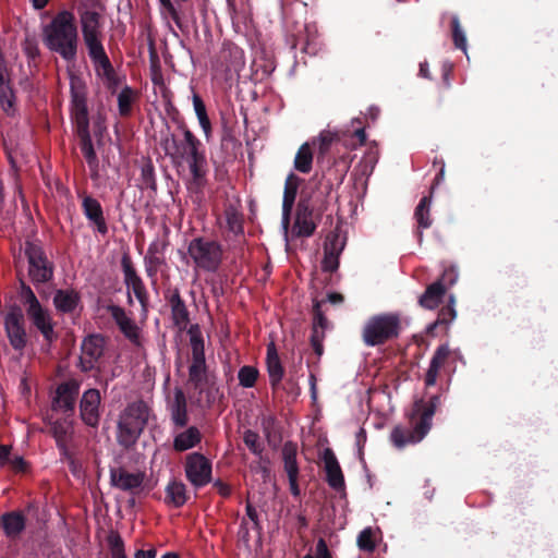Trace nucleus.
<instances>
[{"instance_id": "nucleus-62", "label": "nucleus", "mask_w": 558, "mask_h": 558, "mask_svg": "<svg viewBox=\"0 0 558 558\" xmlns=\"http://www.w3.org/2000/svg\"><path fill=\"white\" fill-rule=\"evenodd\" d=\"M328 301L331 303V304H340L343 302V296L342 294L340 293H329L328 296H327Z\"/></svg>"}, {"instance_id": "nucleus-13", "label": "nucleus", "mask_w": 558, "mask_h": 558, "mask_svg": "<svg viewBox=\"0 0 558 558\" xmlns=\"http://www.w3.org/2000/svg\"><path fill=\"white\" fill-rule=\"evenodd\" d=\"M105 350V338L99 335L86 337L82 343L81 364L84 371L95 367Z\"/></svg>"}, {"instance_id": "nucleus-15", "label": "nucleus", "mask_w": 558, "mask_h": 558, "mask_svg": "<svg viewBox=\"0 0 558 558\" xmlns=\"http://www.w3.org/2000/svg\"><path fill=\"white\" fill-rule=\"evenodd\" d=\"M100 393L97 389H88L83 393L80 403L81 417L89 426H97L99 422Z\"/></svg>"}, {"instance_id": "nucleus-61", "label": "nucleus", "mask_w": 558, "mask_h": 558, "mask_svg": "<svg viewBox=\"0 0 558 558\" xmlns=\"http://www.w3.org/2000/svg\"><path fill=\"white\" fill-rule=\"evenodd\" d=\"M318 141L320 142L322 147H327L331 143L332 136L330 133H320Z\"/></svg>"}, {"instance_id": "nucleus-32", "label": "nucleus", "mask_w": 558, "mask_h": 558, "mask_svg": "<svg viewBox=\"0 0 558 558\" xmlns=\"http://www.w3.org/2000/svg\"><path fill=\"white\" fill-rule=\"evenodd\" d=\"M314 154L308 142L302 144L294 157V169L301 173H310L313 166Z\"/></svg>"}, {"instance_id": "nucleus-31", "label": "nucleus", "mask_w": 558, "mask_h": 558, "mask_svg": "<svg viewBox=\"0 0 558 558\" xmlns=\"http://www.w3.org/2000/svg\"><path fill=\"white\" fill-rule=\"evenodd\" d=\"M202 435L198 428L192 426L177 434L173 440V447L178 451H185L201 442Z\"/></svg>"}, {"instance_id": "nucleus-53", "label": "nucleus", "mask_w": 558, "mask_h": 558, "mask_svg": "<svg viewBox=\"0 0 558 558\" xmlns=\"http://www.w3.org/2000/svg\"><path fill=\"white\" fill-rule=\"evenodd\" d=\"M8 464H10L11 469L15 472H25L27 469L26 462L20 456L12 457Z\"/></svg>"}, {"instance_id": "nucleus-8", "label": "nucleus", "mask_w": 558, "mask_h": 558, "mask_svg": "<svg viewBox=\"0 0 558 558\" xmlns=\"http://www.w3.org/2000/svg\"><path fill=\"white\" fill-rule=\"evenodd\" d=\"M80 81L71 78L72 98L75 108V119L77 123L78 134L81 137V150L90 168L97 167V156L88 132L87 110L85 107L84 95L80 90Z\"/></svg>"}, {"instance_id": "nucleus-19", "label": "nucleus", "mask_w": 558, "mask_h": 558, "mask_svg": "<svg viewBox=\"0 0 558 558\" xmlns=\"http://www.w3.org/2000/svg\"><path fill=\"white\" fill-rule=\"evenodd\" d=\"M316 229V225L313 220V210L308 204L301 202L298 205L296 217L293 225V232L298 236H311Z\"/></svg>"}, {"instance_id": "nucleus-24", "label": "nucleus", "mask_w": 558, "mask_h": 558, "mask_svg": "<svg viewBox=\"0 0 558 558\" xmlns=\"http://www.w3.org/2000/svg\"><path fill=\"white\" fill-rule=\"evenodd\" d=\"M449 355L450 349L447 344L437 348L425 376L426 386H434L436 384L439 371L445 365Z\"/></svg>"}, {"instance_id": "nucleus-48", "label": "nucleus", "mask_w": 558, "mask_h": 558, "mask_svg": "<svg viewBox=\"0 0 558 558\" xmlns=\"http://www.w3.org/2000/svg\"><path fill=\"white\" fill-rule=\"evenodd\" d=\"M339 266V253L333 248L329 250L326 247L325 256L322 262V268L324 271H335Z\"/></svg>"}, {"instance_id": "nucleus-26", "label": "nucleus", "mask_w": 558, "mask_h": 558, "mask_svg": "<svg viewBox=\"0 0 558 558\" xmlns=\"http://www.w3.org/2000/svg\"><path fill=\"white\" fill-rule=\"evenodd\" d=\"M266 363L270 384L276 386L281 381L284 372L274 342L267 345Z\"/></svg>"}, {"instance_id": "nucleus-1", "label": "nucleus", "mask_w": 558, "mask_h": 558, "mask_svg": "<svg viewBox=\"0 0 558 558\" xmlns=\"http://www.w3.org/2000/svg\"><path fill=\"white\" fill-rule=\"evenodd\" d=\"M99 17L100 15L95 11H85L81 15L83 38L97 75L113 94L118 90L120 78L116 74L105 51L99 29Z\"/></svg>"}, {"instance_id": "nucleus-3", "label": "nucleus", "mask_w": 558, "mask_h": 558, "mask_svg": "<svg viewBox=\"0 0 558 558\" xmlns=\"http://www.w3.org/2000/svg\"><path fill=\"white\" fill-rule=\"evenodd\" d=\"M437 403V397L426 402L420 400L414 403L409 415V424L407 426L398 425L391 430L390 440L396 448L402 449L405 446L415 445L427 435Z\"/></svg>"}, {"instance_id": "nucleus-25", "label": "nucleus", "mask_w": 558, "mask_h": 558, "mask_svg": "<svg viewBox=\"0 0 558 558\" xmlns=\"http://www.w3.org/2000/svg\"><path fill=\"white\" fill-rule=\"evenodd\" d=\"M53 304L59 312L72 313L80 305V295L72 289H61L56 292Z\"/></svg>"}, {"instance_id": "nucleus-10", "label": "nucleus", "mask_w": 558, "mask_h": 558, "mask_svg": "<svg viewBox=\"0 0 558 558\" xmlns=\"http://www.w3.org/2000/svg\"><path fill=\"white\" fill-rule=\"evenodd\" d=\"M184 471L187 481L196 488L203 487L211 481V462L202 453L187 454Z\"/></svg>"}, {"instance_id": "nucleus-49", "label": "nucleus", "mask_w": 558, "mask_h": 558, "mask_svg": "<svg viewBox=\"0 0 558 558\" xmlns=\"http://www.w3.org/2000/svg\"><path fill=\"white\" fill-rule=\"evenodd\" d=\"M244 444L255 454H259L263 450L259 442V436L252 430H246L243 436Z\"/></svg>"}, {"instance_id": "nucleus-35", "label": "nucleus", "mask_w": 558, "mask_h": 558, "mask_svg": "<svg viewBox=\"0 0 558 558\" xmlns=\"http://www.w3.org/2000/svg\"><path fill=\"white\" fill-rule=\"evenodd\" d=\"M298 447L293 442L284 444L282 448V457L284 462V470L288 474V478L294 480L299 476V466L296 462Z\"/></svg>"}, {"instance_id": "nucleus-50", "label": "nucleus", "mask_w": 558, "mask_h": 558, "mask_svg": "<svg viewBox=\"0 0 558 558\" xmlns=\"http://www.w3.org/2000/svg\"><path fill=\"white\" fill-rule=\"evenodd\" d=\"M351 123L353 126H355V129L353 131V136L357 141L356 143L351 144V147L355 148L356 146L364 145V143L366 142V134H365L364 128L362 126L360 119H353Z\"/></svg>"}, {"instance_id": "nucleus-54", "label": "nucleus", "mask_w": 558, "mask_h": 558, "mask_svg": "<svg viewBox=\"0 0 558 558\" xmlns=\"http://www.w3.org/2000/svg\"><path fill=\"white\" fill-rule=\"evenodd\" d=\"M316 554L317 558H332L326 542L323 538H319L316 544Z\"/></svg>"}, {"instance_id": "nucleus-34", "label": "nucleus", "mask_w": 558, "mask_h": 558, "mask_svg": "<svg viewBox=\"0 0 558 558\" xmlns=\"http://www.w3.org/2000/svg\"><path fill=\"white\" fill-rule=\"evenodd\" d=\"M166 502L177 508L186 502V488L182 482L172 481L167 485Z\"/></svg>"}, {"instance_id": "nucleus-11", "label": "nucleus", "mask_w": 558, "mask_h": 558, "mask_svg": "<svg viewBox=\"0 0 558 558\" xmlns=\"http://www.w3.org/2000/svg\"><path fill=\"white\" fill-rule=\"evenodd\" d=\"M25 254L28 259V274L34 282H46L52 277V267L44 255L41 247L35 243L26 242Z\"/></svg>"}, {"instance_id": "nucleus-64", "label": "nucleus", "mask_w": 558, "mask_h": 558, "mask_svg": "<svg viewBox=\"0 0 558 558\" xmlns=\"http://www.w3.org/2000/svg\"><path fill=\"white\" fill-rule=\"evenodd\" d=\"M239 533L242 536V538L247 539L248 529H247V522H246L245 519H243V521H242V524H241Z\"/></svg>"}, {"instance_id": "nucleus-22", "label": "nucleus", "mask_w": 558, "mask_h": 558, "mask_svg": "<svg viewBox=\"0 0 558 558\" xmlns=\"http://www.w3.org/2000/svg\"><path fill=\"white\" fill-rule=\"evenodd\" d=\"M171 420L178 427H183L187 424V410L186 398L181 389H175L173 399L169 403Z\"/></svg>"}, {"instance_id": "nucleus-59", "label": "nucleus", "mask_w": 558, "mask_h": 558, "mask_svg": "<svg viewBox=\"0 0 558 558\" xmlns=\"http://www.w3.org/2000/svg\"><path fill=\"white\" fill-rule=\"evenodd\" d=\"M8 83H9V81H8L7 69L4 66V62H3L2 58L0 57V85L8 84Z\"/></svg>"}, {"instance_id": "nucleus-21", "label": "nucleus", "mask_w": 558, "mask_h": 558, "mask_svg": "<svg viewBox=\"0 0 558 558\" xmlns=\"http://www.w3.org/2000/svg\"><path fill=\"white\" fill-rule=\"evenodd\" d=\"M189 385L199 395L208 385V376L205 360H192L189 368Z\"/></svg>"}, {"instance_id": "nucleus-16", "label": "nucleus", "mask_w": 558, "mask_h": 558, "mask_svg": "<svg viewBox=\"0 0 558 558\" xmlns=\"http://www.w3.org/2000/svg\"><path fill=\"white\" fill-rule=\"evenodd\" d=\"M111 315L123 335L134 344H141V329L135 322L129 317L125 311L119 306L110 307Z\"/></svg>"}, {"instance_id": "nucleus-7", "label": "nucleus", "mask_w": 558, "mask_h": 558, "mask_svg": "<svg viewBox=\"0 0 558 558\" xmlns=\"http://www.w3.org/2000/svg\"><path fill=\"white\" fill-rule=\"evenodd\" d=\"M398 314L386 313L372 316L364 325L362 338L366 345L375 347L398 337L400 331Z\"/></svg>"}, {"instance_id": "nucleus-55", "label": "nucleus", "mask_w": 558, "mask_h": 558, "mask_svg": "<svg viewBox=\"0 0 558 558\" xmlns=\"http://www.w3.org/2000/svg\"><path fill=\"white\" fill-rule=\"evenodd\" d=\"M156 549L154 548H150V549H138L135 555H134V558H156Z\"/></svg>"}, {"instance_id": "nucleus-40", "label": "nucleus", "mask_w": 558, "mask_h": 558, "mask_svg": "<svg viewBox=\"0 0 558 558\" xmlns=\"http://www.w3.org/2000/svg\"><path fill=\"white\" fill-rule=\"evenodd\" d=\"M24 526V518L19 513H9L3 517V529L8 536H16Z\"/></svg>"}, {"instance_id": "nucleus-58", "label": "nucleus", "mask_w": 558, "mask_h": 558, "mask_svg": "<svg viewBox=\"0 0 558 558\" xmlns=\"http://www.w3.org/2000/svg\"><path fill=\"white\" fill-rule=\"evenodd\" d=\"M215 487L218 489V493L222 496H228L230 494V487L220 481L215 482Z\"/></svg>"}, {"instance_id": "nucleus-12", "label": "nucleus", "mask_w": 558, "mask_h": 558, "mask_svg": "<svg viewBox=\"0 0 558 558\" xmlns=\"http://www.w3.org/2000/svg\"><path fill=\"white\" fill-rule=\"evenodd\" d=\"M80 392V384L69 380L58 386L52 401V408L64 413H72Z\"/></svg>"}, {"instance_id": "nucleus-46", "label": "nucleus", "mask_w": 558, "mask_h": 558, "mask_svg": "<svg viewBox=\"0 0 558 558\" xmlns=\"http://www.w3.org/2000/svg\"><path fill=\"white\" fill-rule=\"evenodd\" d=\"M451 26L454 46L463 51H466V37L463 29L461 28L458 16H452Z\"/></svg>"}, {"instance_id": "nucleus-4", "label": "nucleus", "mask_w": 558, "mask_h": 558, "mask_svg": "<svg viewBox=\"0 0 558 558\" xmlns=\"http://www.w3.org/2000/svg\"><path fill=\"white\" fill-rule=\"evenodd\" d=\"M199 142L186 130L184 140L178 144L172 137L165 141L166 154L179 165L186 163L191 174V185L197 190L206 183L207 161L203 153L198 151Z\"/></svg>"}, {"instance_id": "nucleus-56", "label": "nucleus", "mask_w": 558, "mask_h": 558, "mask_svg": "<svg viewBox=\"0 0 558 558\" xmlns=\"http://www.w3.org/2000/svg\"><path fill=\"white\" fill-rule=\"evenodd\" d=\"M10 448L7 446H0V464H7L11 460Z\"/></svg>"}, {"instance_id": "nucleus-30", "label": "nucleus", "mask_w": 558, "mask_h": 558, "mask_svg": "<svg viewBox=\"0 0 558 558\" xmlns=\"http://www.w3.org/2000/svg\"><path fill=\"white\" fill-rule=\"evenodd\" d=\"M446 293V287L441 281H436L429 284L423 295L420 298V304L424 308L434 310L436 308Z\"/></svg>"}, {"instance_id": "nucleus-63", "label": "nucleus", "mask_w": 558, "mask_h": 558, "mask_svg": "<svg viewBox=\"0 0 558 558\" xmlns=\"http://www.w3.org/2000/svg\"><path fill=\"white\" fill-rule=\"evenodd\" d=\"M289 484H290L291 493L293 495L298 496L299 495L298 476H295L293 481L291 478H289Z\"/></svg>"}, {"instance_id": "nucleus-38", "label": "nucleus", "mask_w": 558, "mask_h": 558, "mask_svg": "<svg viewBox=\"0 0 558 558\" xmlns=\"http://www.w3.org/2000/svg\"><path fill=\"white\" fill-rule=\"evenodd\" d=\"M136 97L137 94L133 88L126 85L122 87L118 94V109L120 116L126 117L131 113Z\"/></svg>"}, {"instance_id": "nucleus-43", "label": "nucleus", "mask_w": 558, "mask_h": 558, "mask_svg": "<svg viewBox=\"0 0 558 558\" xmlns=\"http://www.w3.org/2000/svg\"><path fill=\"white\" fill-rule=\"evenodd\" d=\"M189 333L193 355L192 360H205L204 341L202 335L197 328H191Z\"/></svg>"}, {"instance_id": "nucleus-36", "label": "nucleus", "mask_w": 558, "mask_h": 558, "mask_svg": "<svg viewBox=\"0 0 558 558\" xmlns=\"http://www.w3.org/2000/svg\"><path fill=\"white\" fill-rule=\"evenodd\" d=\"M52 434L60 449L65 451V445L73 434L72 423L64 421H56L52 424Z\"/></svg>"}, {"instance_id": "nucleus-14", "label": "nucleus", "mask_w": 558, "mask_h": 558, "mask_svg": "<svg viewBox=\"0 0 558 558\" xmlns=\"http://www.w3.org/2000/svg\"><path fill=\"white\" fill-rule=\"evenodd\" d=\"M144 480L143 472H129L123 468L112 469L110 472L112 486L124 492L135 493L141 488Z\"/></svg>"}, {"instance_id": "nucleus-39", "label": "nucleus", "mask_w": 558, "mask_h": 558, "mask_svg": "<svg viewBox=\"0 0 558 558\" xmlns=\"http://www.w3.org/2000/svg\"><path fill=\"white\" fill-rule=\"evenodd\" d=\"M171 311L174 324L181 329L185 328L189 323V312L178 294L171 298Z\"/></svg>"}, {"instance_id": "nucleus-17", "label": "nucleus", "mask_w": 558, "mask_h": 558, "mask_svg": "<svg viewBox=\"0 0 558 558\" xmlns=\"http://www.w3.org/2000/svg\"><path fill=\"white\" fill-rule=\"evenodd\" d=\"M121 264L129 292H132L144 306L146 302V289L142 279L137 276L129 257H123Z\"/></svg>"}, {"instance_id": "nucleus-42", "label": "nucleus", "mask_w": 558, "mask_h": 558, "mask_svg": "<svg viewBox=\"0 0 558 558\" xmlns=\"http://www.w3.org/2000/svg\"><path fill=\"white\" fill-rule=\"evenodd\" d=\"M193 105L199 125L202 126L205 134L208 136L210 133V121L208 119L205 105L197 95H194L193 97Z\"/></svg>"}, {"instance_id": "nucleus-51", "label": "nucleus", "mask_w": 558, "mask_h": 558, "mask_svg": "<svg viewBox=\"0 0 558 558\" xmlns=\"http://www.w3.org/2000/svg\"><path fill=\"white\" fill-rule=\"evenodd\" d=\"M458 280V271L456 268L450 267L448 269H445L442 272L441 278L438 281H441L444 287H450L453 286Z\"/></svg>"}, {"instance_id": "nucleus-2", "label": "nucleus", "mask_w": 558, "mask_h": 558, "mask_svg": "<svg viewBox=\"0 0 558 558\" xmlns=\"http://www.w3.org/2000/svg\"><path fill=\"white\" fill-rule=\"evenodd\" d=\"M43 36L49 50L59 53L66 61L76 59L78 36L73 13L59 12L44 28Z\"/></svg>"}, {"instance_id": "nucleus-27", "label": "nucleus", "mask_w": 558, "mask_h": 558, "mask_svg": "<svg viewBox=\"0 0 558 558\" xmlns=\"http://www.w3.org/2000/svg\"><path fill=\"white\" fill-rule=\"evenodd\" d=\"M242 221L241 213L232 205L228 206L225 209L223 216L218 219L220 228L234 235L242 233Z\"/></svg>"}, {"instance_id": "nucleus-5", "label": "nucleus", "mask_w": 558, "mask_h": 558, "mask_svg": "<svg viewBox=\"0 0 558 558\" xmlns=\"http://www.w3.org/2000/svg\"><path fill=\"white\" fill-rule=\"evenodd\" d=\"M186 257L195 271L216 272L223 259V248L217 241L195 238L187 245Z\"/></svg>"}, {"instance_id": "nucleus-57", "label": "nucleus", "mask_w": 558, "mask_h": 558, "mask_svg": "<svg viewBox=\"0 0 558 558\" xmlns=\"http://www.w3.org/2000/svg\"><path fill=\"white\" fill-rule=\"evenodd\" d=\"M246 514L248 520L252 522L253 526H257V512L253 506L247 504L246 506Z\"/></svg>"}, {"instance_id": "nucleus-23", "label": "nucleus", "mask_w": 558, "mask_h": 558, "mask_svg": "<svg viewBox=\"0 0 558 558\" xmlns=\"http://www.w3.org/2000/svg\"><path fill=\"white\" fill-rule=\"evenodd\" d=\"M82 206L85 216L95 223L97 230L102 234L106 233L107 225L100 203L90 196H86L83 199Z\"/></svg>"}, {"instance_id": "nucleus-9", "label": "nucleus", "mask_w": 558, "mask_h": 558, "mask_svg": "<svg viewBox=\"0 0 558 558\" xmlns=\"http://www.w3.org/2000/svg\"><path fill=\"white\" fill-rule=\"evenodd\" d=\"M21 296L24 305L27 306L26 313L34 326L41 332L47 341H52L54 331L49 312L40 305L35 293L24 283L22 284Z\"/></svg>"}, {"instance_id": "nucleus-44", "label": "nucleus", "mask_w": 558, "mask_h": 558, "mask_svg": "<svg viewBox=\"0 0 558 558\" xmlns=\"http://www.w3.org/2000/svg\"><path fill=\"white\" fill-rule=\"evenodd\" d=\"M189 333L193 355L192 360H205L204 341L202 335L197 328H191Z\"/></svg>"}, {"instance_id": "nucleus-37", "label": "nucleus", "mask_w": 558, "mask_h": 558, "mask_svg": "<svg viewBox=\"0 0 558 558\" xmlns=\"http://www.w3.org/2000/svg\"><path fill=\"white\" fill-rule=\"evenodd\" d=\"M430 206L432 197L424 196L415 208L414 217L421 229H427L432 226Z\"/></svg>"}, {"instance_id": "nucleus-47", "label": "nucleus", "mask_w": 558, "mask_h": 558, "mask_svg": "<svg viewBox=\"0 0 558 558\" xmlns=\"http://www.w3.org/2000/svg\"><path fill=\"white\" fill-rule=\"evenodd\" d=\"M454 318H456L454 298H453V295H450L449 304L446 307H442L440 310L434 326L447 325V324L451 323Z\"/></svg>"}, {"instance_id": "nucleus-18", "label": "nucleus", "mask_w": 558, "mask_h": 558, "mask_svg": "<svg viewBox=\"0 0 558 558\" xmlns=\"http://www.w3.org/2000/svg\"><path fill=\"white\" fill-rule=\"evenodd\" d=\"M4 325L11 345L15 350H23L26 345V332L22 324L21 315L16 313L8 314Z\"/></svg>"}, {"instance_id": "nucleus-52", "label": "nucleus", "mask_w": 558, "mask_h": 558, "mask_svg": "<svg viewBox=\"0 0 558 558\" xmlns=\"http://www.w3.org/2000/svg\"><path fill=\"white\" fill-rule=\"evenodd\" d=\"M162 11L166 12L173 21H179V14L170 0H159Z\"/></svg>"}, {"instance_id": "nucleus-29", "label": "nucleus", "mask_w": 558, "mask_h": 558, "mask_svg": "<svg viewBox=\"0 0 558 558\" xmlns=\"http://www.w3.org/2000/svg\"><path fill=\"white\" fill-rule=\"evenodd\" d=\"M300 185V179L294 173H290L284 183V192H283V202H282V213L283 218L288 219L290 213L292 210L296 192Z\"/></svg>"}, {"instance_id": "nucleus-6", "label": "nucleus", "mask_w": 558, "mask_h": 558, "mask_svg": "<svg viewBox=\"0 0 558 558\" xmlns=\"http://www.w3.org/2000/svg\"><path fill=\"white\" fill-rule=\"evenodd\" d=\"M148 420V408L143 402H134L121 413L118 423V441L129 447L143 432Z\"/></svg>"}, {"instance_id": "nucleus-41", "label": "nucleus", "mask_w": 558, "mask_h": 558, "mask_svg": "<svg viewBox=\"0 0 558 558\" xmlns=\"http://www.w3.org/2000/svg\"><path fill=\"white\" fill-rule=\"evenodd\" d=\"M15 96L8 84L0 85V107L7 114H12L15 110Z\"/></svg>"}, {"instance_id": "nucleus-60", "label": "nucleus", "mask_w": 558, "mask_h": 558, "mask_svg": "<svg viewBox=\"0 0 558 558\" xmlns=\"http://www.w3.org/2000/svg\"><path fill=\"white\" fill-rule=\"evenodd\" d=\"M113 557L114 558H126V556L123 551V548H122V543L120 539L117 541V545L113 548Z\"/></svg>"}, {"instance_id": "nucleus-33", "label": "nucleus", "mask_w": 558, "mask_h": 558, "mask_svg": "<svg viewBox=\"0 0 558 558\" xmlns=\"http://www.w3.org/2000/svg\"><path fill=\"white\" fill-rule=\"evenodd\" d=\"M380 537L379 529L367 526L357 535V547L363 551L372 553L375 550Z\"/></svg>"}, {"instance_id": "nucleus-28", "label": "nucleus", "mask_w": 558, "mask_h": 558, "mask_svg": "<svg viewBox=\"0 0 558 558\" xmlns=\"http://www.w3.org/2000/svg\"><path fill=\"white\" fill-rule=\"evenodd\" d=\"M221 57L227 61L228 71L239 72L245 65L244 51L234 44H226L222 48Z\"/></svg>"}, {"instance_id": "nucleus-45", "label": "nucleus", "mask_w": 558, "mask_h": 558, "mask_svg": "<svg viewBox=\"0 0 558 558\" xmlns=\"http://www.w3.org/2000/svg\"><path fill=\"white\" fill-rule=\"evenodd\" d=\"M239 384L244 388L255 386L258 378V371L250 365L242 366L238 373Z\"/></svg>"}, {"instance_id": "nucleus-20", "label": "nucleus", "mask_w": 558, "mask_h": 558, "mask_svg": "<svg viewBox=\"0 0 558 558\" xmlns=\"http://www.w3.org/2000/svg\"><path fill=\"white\" fill-rule=\"evenodd\" d=\"M323 461L329 486L335 489L342 488L344 486L343 474L340 464L331 449L327 448L324 450Z\"/></svg>"}]
</instances>
